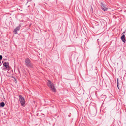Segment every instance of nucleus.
Instances as JSON below:
<instances>
[{"label":"nucleus","instance_id":"obj_9","mask_svg":"<svg viewBox=\"0 0 126 126\" xmlns=\"http://www.w3.org/2000/svg\"><path fill=\"white\" fill-rule=\"evenodd\" d=\"M5 106V103L3 102H2L0 103V106L2 107H3Z\"/></svg>","mask_w":126,"mask_h":126},{"label":"nucleus","instance_id":"obj_1","mask_svg":"<svg viewBox=\"0 0 126 126\" xmlns=\"http://www.w3.org/2000/svg\"><path fill=\"white\" fill-rule=\"evenodd\" d=\"M25 65L28 67L30 68L33 67V64L29 58H27L26 59H25Z\"/></svg>","mask_w":126,"mask_h":126},{"label":"nucleus","instance_id":"obj_11","mask_svg":"<svg viewBox=\"0 0 126 126\" xmlns=\"http://www.w3.org/2000/svg\"><path fill=\"white\" fill-rule=\"evenodd\" d=\"M2 58V56L1 55H0V60H1Z\"/></svg>","mask_w":126,"mask_h":126},{"label":"nucleus","instance_id":"obj_5","mask_svg":"<svg viewBox=\"0 0 126 126\" xmlns=\"http://www.w3.org/2000/svg\"><path fill=\"white\" fill-rule=\"evenodd\" d=\"M21 27V25L20 24L19 26L17 27L16 28L14 29V33L15 34H17V32L19 30Z\"/></svg>","mask_w":126,"mask_h":126},{"label":"nucleus","instance_id":"obj_6","mask_svg":"<svg viewBox=\"0 0 126 126\" xmlns=\"http://www.w3.org/2000/svg\"><path fill=\"white\" fill-rule=\"evenodd\" d=\"M90 114L92 116H94L96 114V111L95 109L92 110L90 111Z\"/></svg>","mask_w":126,"mask_h":126},{"label":"nucleus","instance_id":"obj_10","mask_svg":"<svg viewBox=\"0 0 126 126\" xmlns=\"http://www.w3.org/2000/svg\"><path fill=\"white\" fill-rule=\"evenodd\" d=\"M117 87H118V89H119V82L118 81V79H117Z\"/></svg>","mask_w":126,"mask_h":126},{"label":"nucleus","instance_id":"obj_2","mask_svg":"<svg viewBox=\"0 0 126 126\" xmlns=\"http://www.w3.org/2000/svg\"><path fill=\"white\" fill-rule=\"evenodd\" d=\"M47 85L50 88L51 90L53 92H56V89L54 85L51 82L50 80H48Z\"/></svg>","mask_w":126,"mask_h":126},{"label":"nucleus","instance_id":"obj_8","mask_svg":"<svg viewBox=\"0 0 126 126\" xmlns=\"http://www.w3.org/2000/svg\"><path fill=\"white\" fill-rule=\"evenodd\" d=\"M121 39L123 42L124 43H125L126 40L125 38V35L124 34H123L122 35L121 37Z\"/></svg>","mask_w":126,"mask_h":126},{"label":"nucleus","instance_id":"obj_3","mask_svg":"<svg viewBox=\"0 0 126 126\" xmlns=\"http://www.w3.org/2000/svg\"><path fill=\"white\" fill-rule=\"evenodd\" d=\"M19 99L21 106H23L25 103L24 98L21 95H20L19 96Z\"/></svg>","mask_w":126,"mask_h":126},{"label":"nucleus","instance_id":"obj_12","mask_svg":"<svg viewBox=\"0 0 126 126\" xmlns=\"http://www.w3.org/2000/svg\"><path fill=\"white\" fill-rule=\"evenodd\" d=\"M91 9H92V10H93V8L92 7H91Z\"/></svg>","mask_w":126,"mask_h":126},{"label":"nucleus","instance_id":"obj_4","mask_svg":"<svg viewBox=\"0 0 126 126\" xmlns=\"http://www.w3.org/2000/svg\"><path fill=\"white\" fill-rule=\"evenodd\" d=\"M101 8L103 11H106L108 9L107 5L101 2Z\"/></svg>","mask_w":126,"mask_h":126},{"label":"nucleus","instance_id":"obj_7","mask_svg":"<svg viewBox=\"0 0 126 126\" xmlns=\"http://www.w3.org/2000/svg\"><path fill=\"white\" fill-rule=\"evenodd\" d=\"M2 63H3V66L5 67L6 69H8V67L9 66V63L8 62H5L3 63V61H2Z\"/></svg>","mask_w":126,"mask_h":126},{"label":"nucleus","instance_id":"obj_13","mask_svg":"<svg viewBox=\"0 0 126 126\" xmlns=\"http://www.w3.org/2000/svg\"><path fill=\"white\" fill-rule=\"evenodd\" d=\"M125 32H123V33H122V34H123L124 33H125Z\"/></svg>","mask_w":126,"mask_h":126}]
</instances>
